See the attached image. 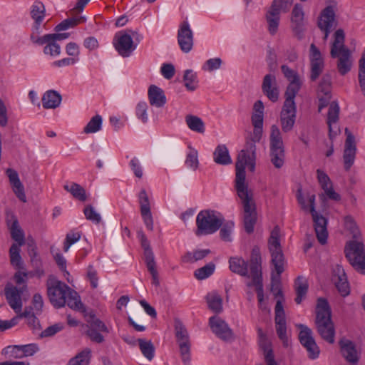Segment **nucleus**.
<instances>
[{"label":"nucleus","mask_w":365,"mask_h":365,"mask_svg":"<svg viewBox=\"0 0 365 365\" xmlns=\"http://www.w3.org/2000/svg\"><path fill=\"white\" fill-rule=\"evenodd\" d=\"M183 81L185 88L190 91H195L197 87V79L196 73L192 70L187 69L185 71Z\"/></svg>","instance_id":"09e8293b"},{"label":"nucleus","mask_w":365,"mask_h":365,"mask_svg":"<svg viewBox=\"0 0 365 365\" xmlns=\"http://www.w3.org/2000/svg\"><path fill=\"white\" fill-rule=\"evenodd\" d=\"M294 287L297 293L295 302L297 304H299L302 302L308 290L307 280L304 277L299 276L295 280Z\"/></svg>","instance_id":"4c0bfd02"},{"label":"nucleus","mask_w":365,"mask_h":365,"mask_svg":"<svg viewBox=\"0 0 365 365\" xmlns=\"http://www.w3.org/2000/svg\"><path fill=\"white\" fill-rule=\"evenodd\" d=\"M281 70L284 77L289 81V84L287 88L284 96L289 97H295L299 91L302 86V82L297 73L295 71L291 69L287 65H282L281 66Z\"/></svg>","instance_id":"aec40b11"},{"label":"nucleus","mask_w":365,"mask_h":365,"mask_svg":"<svg viewBox=\"0 0 365 365\" xmlns=\"http://www.w3.org/2000/svg\"><path fill=\"white\" fill-rule=\"evenodd\" d=\"M61 102V96L53 90L46 91L42 97V105L44 108H56Z\"/></svg>","instance_id":"72a5a7b5"},{"label":"nucleus","mask_w":365,"mask_h":365,"mask_svg":"<svg viewBox=\"0 0 365 365\" xmlns=\"http://www.w3.org/2000/svg\"><path fill=\"white\" fill-rule=\"evenodd\" d=\"M81 237L80 232L71 231L66 234V239L63 243V251L68 252L70 247L74 243L77 242Z\"/></svg>","instance_id":"6e6d98bb"},{"label":"nucleus","mask_w":365,"mask_h":365,"mask_svg":"<svg viewBox=\"0 0 365 365\" xmlns=\"http://www.w3.org/2000/svg\"><path fill=\"white\" fill-rule=\"evenodd\" d=\"M222 60L220 58L208 59L202 66L204 71H212L220 68Z\"/></svg>","instance_id":"680f3d73"},{"label":"nucleus","mask_w":365,"mask_h":365,"mask_svg":"<svg viewBox=\"0 0 365 365\" xmlns=\"http://www.w3.org/2000/svg\"><path fill=\"white\" fill-rule=\"evenodd\" d=\"M295 97L285 96L281 113L280 125L284 133L290 132L294 125L297 116Z\"/></svg>","instance_id":"9b49d317"},{"label":"nucleus","mask_w":365,"mask_h":365,"mask_svg":"<svg viewBox=\"0 0 365 365\" xmlns=\"http://www.w3.org/2000/svg\"><path fill=\"white\" fill-rule=\"evenodd\" d=\"M215 269V264L210 262L204 267L197 269L194 272V275L197 279H205L213 274Z\"/></svg>","instance_id":"603ef678"},{"label":"nucleus","mask_w":365,"mask_h":365,"mask_svg":"<svg viewBox=\"0 0 365 365\" xmlns=\"http://www.w3.org/2000/svg\"><path fill=\"white\" fill-rule=\"evenodd\" d=\"M304 16L302 5L296 4L291 14V29L294 36L299 40L304 38L306 31L307 21Z\"/></svg>","instance_id":"2eb2a0df"},{"label":"nucleus","mask_w":365,"mask_h":365,"mask_svg":"<svg viewBox=\"0 0 365 365\" xmlns=\"http://www.w3.org/2000/svg\"><path fill=\"white\" fill-rule=\"evenodd\" d=\"M346 139L345 140V148L344 151V168L349 170L354 163L356 147L355 138L348 128L345 129Z\"/></svg>","instance_id":"5701e85b"},{"label":"nucleus","mask_w":365,"mask_h":365,"mask_svg":"<svg viewBox=\"0 0 365 365\" xmlns=\"http://www.w3.org/2000/svg\"><path fill=\"white\" fill-rule=\"evenodd\" d=\"M175 332L182 361L185 365H190L191 359L190 336L186 328L180 321L175 322Z\"/></svg>","instance_id":"f8f14e48"},{"label":"nucleus","mask_w":365,"mask_h":365,"mask_svg":"<svg viewBox=\"0 0 365 365\" xmlns=\"http://www.w3.org/2000/svg\"><path fill=\"white\" fill-rule=\"evenodd\" d=\"M145 257V262L146 264V267L148 268V270L150 274L157 272L156 269V263L155 261V257L153 252H147L146 255H144Z\"/></svg>","instance_id":"0e129e2a"},{"label":"nucleus","mask_w":365,"mask_h":365,"mask_svg":"<svg viewBox=\"0 0 365 365\" xmlns=\"http://www.w3.org/2000/svg\"><path fill=\"white\" fill-rule=\"evenodd\" d=\"M344 226L352 235L354 240L346 247V257L350 264L359 272L365 274V247L361 241L359 230L354 218L347 215L344 217Z\"/></svg>","instance_id":"f03ea898"},{"label":"nucleus","mask_w":365,"mask_h":365,"mask_svg":"<svg viewBox=\"0 0 365 365\" xmlns=\"http://www.w3.org/2000/svg\"><path fill=\"white\" fill-rule=\"evenodd\" d=\"M210 253V250L208 249L187 252L182 256V260L186 263H193L204 259Z\"/></svg>","instance_id":"79ce46f5"},{"label":"nucleus","mask_w":365,"mask_h":365,"mask_svg":"<svg viewBox=\"0 0 365 365\" xmlns=\"http://www.w3.org/2000/svg\"><path fill=\"white\" fill-rule=\"evenodd\" d=\"M336 287L342 297H346L350 293V287L345 272L341 266L336 265L334 269V279Z\"/></svg>","instance_id":"c85d7f7f"},{"label":"nucleus","mask_w":365,"mask_h":365,"mask_svg":"<svg viewBox=\"0 0 365 365\" xmlns=\"http://www.w3.org/2000/svg\"><path fill=\"white\" fill-rule=\"evenodd\" d=\"M269 160L274 167L280 169L285 162V149L279 128L276 125L270 128Z\"/></svg>","instance_id":"0eeeda50"},{"label":"nucleus","mask_w":365,"mask_h":365,"mask_svg":"<svg viewBox=\"0 0 365 365\" xmlns=\"http://www.w3.org/2000/svg\"><path fill=\"white\" fill-rule=\"evenodd\" d=\"M64 189L70 192L73 197L81 202H84L87 200L86 190L79 184L76 182H71L70 185H65Z\"/></svg>","instance_id":"ea45409f"},{"label":"nucleus","mask_w":365,"mask_h":365,"mask_svg":"<svg viewBox=\"0 0 365 365\" xmlns=\"http://www.w3.org/2000/svg\"><path fill=\"white\" fill-rule=\"evenodd\" d=\"M280 229L275 226L272 230L268 241L269 250L272 256V263L278 275H280L284 270V257L279 241Z\"/></svg>","instance_id":"9d476101"},{"label":"nucleus","mask_w":365,"mask_h":365,"mask_svg":"<svg viewBox=\"0 0 365 365\" xmlns=\"http://www.w3.org/2000/svg\"><path fill=\"white\" fill-rule=\"evenodd\" d=\"M83 213L88 220L95 224H99L101 222V216L97 212L91 205H88L83 210Z\"/></svg>","instance_id":"5fc2aeb1"},{"label":"nucleus","mask_w":365,"mask_h":365,"mask_svg":"<svg viewBox=\"0 0 365 365\" xmlns=\"http://www.w3.org/2000/svg\"><path fill=\"white\" fill-rule=\"evenodd\" d=\"M136 31H128V32H119L115 36L114 47L118 53L123 57H128L131 53L136 48L134 44L133 37L137 35Z\"/></svg>","instance_id":"4468645a"},{"label":"nucleus","mask_w":365,"mask_h":365,"mask_svg":"<svg viewBox=\"0 0 365 365\" xmlns=\"http://www.w3.org/2000/svg\"><path fill=\"white\" fill-rule=\"evenodd\" d=\"M222 215L215 210H204L200 211L196 217L197 236L207 235L215 233L223 224Z\"/></svg>","instance_id":"39448f33"},{"label":"nucleus","mask_w":365,"mask_h":365,"mask_svg":"<svg viewBox=\"0 0 365 365\" xmlns=\"http://www.w3.org/2000/svg\"><path fill=\"white\" fill-rule=\"evenodd\" d=\"M148 105L145 102H140L138 103L135 109V114L142 123H145L148 122Z\"/></svg>","instance_id":"bf43d9fd"},{"label":"nucleus","mask_w":365,"mask_h":365,"mask_svg":"<svg viewBox=\"0 0 365 365\" xmlns=\"http://www.w3.org/2000/svg\"><path fill=\"white\" fill-rule=\"evenodd\" d=\"M197 151L192 149L187 155L185 163V165L193 170H196L199 165L197 158Z\"/></svg>","instance_id":"13d9d810"},{"label":"nucleus","mask_w":365,"mask_h":365,"mask_svg":"<svg viewBox=\"0 0 365 365\" xmlns=\"http://www.w3.org/2000/svg\"><path fill=\"white\" fill-rule=\"evenodd\" d=\"M251 261L250 262V264ZM230 270L240 276L252 278L251 273L248 274V264L242 258L231 257L229 260ZM251 272V269H250Z\"/></svg>","instance_id":"473e14b6"},{"label":"nucleus","mask_w":365,"mask_h":365,"mask_svg":"<svg viewBox=\"0 0 365 365\" xmlns=\"http://www.w3.org/2000/svg\"><path fill=\"white\" fill-rule=\"evenodd\" d=\"M316 326L321 337L329 344L334 342L335 329L331 321V312L326 299L319 298L316 307Z\"/></svg>","instance_id":"7ed1b4c3"},{"label":"nucleus","mask_w":365,"mask_h":365,"mask_svg":"<svg viewBox=\"0 0 365 365\" xmlns=\"http://www.w3.org/2000/svg\"><path fill=\"white\" fill-rule=\"evenodd\" d=\"M300 329L299 339L302 345L306 348L309 357L312 359H317L319 354V349L312 336V331L304 324H298Z\"/></svg>","instance_id":"dca6fc26"},{"label":"nucleus","mask_w":365,"mask_h":365,"mask_svg":"<svg viewBox=\"0 0 365 365\" xmlns=\"http://www.w3.org/2000/svg\"><path fill=\"white\" fill-rule=\"evenodd\" d=\"M30 15L34 21L31 35H39L41 33V24L46 16L44 5L40 1H35L31 7Z\"/></svg>","instance_id":"a878e982"},{"label":"nucleus","mask_w":365,"mask_h":365,"mask_svg":"<svg viewBox=\"0 0 365 365\" xmlns=\"http://www.w3.org/2000/svg\"><path fill=\"white\" fill-rule=\"evenodd\" d=\"M130 166L135 177L138 178H141L143 177V173L142 167L140 164L139 160L137 158L135 157L130 160Z\"/></svg>","instance_id":"774afa93"},{"label":"nucleus","mask_w":365,"mask_h":365,"mask_svg":"<svg viewBox=\"0 0 365 365\" xmlns=\"http://www.w3.org/2000/svg\"><path fill=\"white\" fill-rule=\"evenodd\" d=\"M66 304H67L71 309L76 311L81 312H86V308L81 301L80 296L76 291L71 288H69V290L67 292Z\"/></svg>","instance_id":"c9c22d12"},{"label":"nucleus","mask_w":365,"mask_h":365,"mask_svg":"<svg viewBox=\"0 0 365 365\" xmlns=\"http://www.w3.org/2000/svg\"><path fill=\"white\" fill-rule=\"evenodd\" d=\"M261 262L262 260L259 249L254 248L252 252L250 263L252 281L248 282L247 283V286L249 287L252 286L255 287L259 307L262 309H266V306L264 303V295L262 284Z\"/></svg>","instance_id":"423d86ee"},{"label":"nucleus","mask_w":365,"mask_h":365,"mask_svg":"<svg viewBox=\"0 0 365 365\" xmlns=\"http://www.w3.org/2000/svg\"><path fill=\"white\" fill-rule=\"evenodd\" d=\"M6 173L9 178L12 190L16 196L22 202H26V197L24 192V187L19 178L18 173L11 168H8Z\"/></svg>","instance_id":"7c9ffc66"},{"label":"nucleus","mask_w":365,"mask_h":365,"mask_svg":"<svg viewBox=\"0 0 365 365\" xmlns=\"http://www.w3.org/2000/svg\"><path fill=\"white\" fill-rule=\"evenodd\" d=\"M210 328L215 335L223 341H229L233 338V332L228 324L217 316L210 318Z\"/></svg>","instance_id":"412c9836"},{"label":"nucleus","mask_w":365,"mask_h":365,"mask_svg":"<svg viewBox=\"0 0 365 365\" xmlns=\"http://www.w3.org/2000/svg\"><path fill=\"white\" fill-rule=\"evenodd\" d=\"M10 232L11 238L17 242L18 246H22L25 244L24 233L19 227L18 220H14L11 225Z\"/></svg>","instance_id":"c03bdc74"},{"label":"nucleus","mask_w":365,"mask_h":365,"mask_svg":"<svg viewBox=\"0 0 365 365\" xmlns=\"http://www.w3.org/2000/svg\"><path fill=\"white\" fill-rule=\"evenodd\" d=\"M69 288L67 284L56 279L53 276L48 277L47 292L49 300L53 307L61 308L65 306Z\"/></svg>","instance_id":"1a4fd4ad"},{"label":"nucleus","mask_w":365,"mask_h":365,"mask_svg":"<svg viewBox=\"0 0 365 365\" xmlns=\"http://www.w3.org/2000/svg\"><path fill=\"white\" fill-rule=\"evenodd\" d=\"M148 96L151 106H154L157 108H161L166 103V97L164 94V91L155 85L150 86Z\"/></svg>","instance_id":"2f4dec72"},{"label":"nucleus","mask_w":365,"mask_h":365,"mask_svg":"<svg viewBox=\"0 0 365 365\" xmlns=\"http://www.w3.org/2000/svg\"><path fill=\"white\" fill-rule=\"evenodd\" d=\"M345 39L344 32L339 29L334 34V41L331 48V56L338 58L337 68L341 75L347 73L351 68V53L345 47L344 43Z\"/></svg>","instance_id":"20e7f679"},{"label":"nucleus","mask_w":365,"mask_h":365,"mask_svg":"<svg viewBox=\"0 0 365 365\" xmlns=\"http://www.w3.org/2000/svg\"><path fill=\"white\" fill-rule=\"evenodd\" d=\"M2 353L9 358H23L21 345L8 346L3 349Z\"/></svg>","instance_id":"864d4df0"},{"label":"nucleus","mask_w":365,"mask_h":365,"mask_svg":"<svg viewBox=\"0 0 365 365\" xmlns=\"http://www.w3.org/2000/svg\"><path fill=\"white\" fill-rule=\"evenodd\" d=\"M90 324V329H94L99 331L108 332V329L105 324L99 319L96 318L94 316L91 317V320L88 322Z\"/></svg>","instance_id":"e2e57ef3"},{"label":"nucleus","mask_w":365,"mask_h":365,"mask_svg":"<svg viewBox=\"0 0 365 365\" xmlns=\"http://www.w3.org/2000/svg\"><path fill=\"white\" fill-rule=\"evenodd\" d=\"M85 21L84 17H77V18H69L63 20L60 24H58L54 29V30L57 32L66 30L69 28H73L80 24L81 22H83Z\"/></svg>","instance_id":"3c124183"},{"label":"nucleus","mask_w":365,"mask_h":365,"mask_svg":"<svg viewBox=\"0 0 365 365\" xmlns=\"http://www.w3.org/2000/svg\"><path fill=\"white\" fill-rule=\"evenodd\" d=\"M262 90L263 93L272 102H277L278 101L279 90L274 75L269 73L264 76L262 84Z\"/></svg>","instance_id":"b1692460"},{"label":"nucleus","mask_w":365,"mask_h":365,"mask_svg":"<svg viewBox=\"0 0 365 365\" xmlns=\"http://www.w3.org/2000/svg\"><path fill=\"white\" fill-rule=\"evenodd\" d=\"M317 173L318 181L323 190H324V188H327L330 185H332L329 176L324 172L318 169L317 170Z\"/></svg>","instance_id":"338daca9"},{"label":"nucleus","mask_w":365,"mask_h":365,"mask_svg":"<svg viewBox=\"0 0 365 365\" xmlns=\"http://www.w3.org/2000/svg\"><path fill=\"white\" fill-rule=\"evenodd\" d=\"M214 161L219 165H226L232 163L229 150L225 145H218L213 153Z\"/></svg>","instance_id":"f704fd0d"},{"label":"nucleus","mask_w":365,"mask_h":365,"mask_svg":"<svg viewBox=\"0 0 365 365\" xmlns=\"http://www.w3.org/2000/svg\"><path fill=\"white\" fill-rule=\"evenodd\" d=\"M331 76L329 74L324 75L319 85L318 93H323V95L331 93Z\"/></svg>","instance_id":"4d7b16f0"},{"label":"nucleus","mask_w":365,"mask_h":365,"mask_svg":"<svg viewBox=\"0 0 365 365\" xmlns=\"http://www.w3.org/2000/svg\"><path fill=\"white\" fill-rule=\"evenodd\" d=\"M206 302L208 307L215 313H220L222 311V299L216 292L208 293L206 297Z\"/></svg>","instance_id":"e433bc0d"},{"label":"nucleus","mask_w":365,"mask_h":365,"mask_svg":"<svg viewBox=\"0 0 365 365\" xmlns=\"http://www.w3.org/2000/svg\"><path fill=\"white\" fill-rule=\"evenodd\" d=\"M91 359V349L85 348L71 358L67 365H88Z\"/></svg>","instance_id":"58836bf2"},{"label":"nucleus","mask_w":365,"mask_h":365,"mask_svg":"<svg viewBox=\"0 0 365 365\" xmlns=\"http://www.w3.org/2000/svg\"><path fill=\"white\" fill-rule=\"evenodd\" d=\"M21 349L23 358L33 356L39 351L38 346L36 344L21 345Z\"/></svg>","instance_id":"69168bd1"},{"label":"nucleus","mask_w":365,"mask_h":365,"mask_svg":"<svg viewBox=\"0 0 365 365\" xmlns=\"http://www.w3.org/2000/svg\"><path fill=\"white\" fill-rule=\"evenodd\" d=\"M139 204L140 207V213L143 222L148 230L152 231L153 230V220L150 211V205L148 196L145 190H140L138 195Z\"/></svg>","instance_id":"393cba45"},{"label":"nucleus","mask_w":365,"mask_h":365,"mask_svg":"<svg viewBox=\"0 0 365 365\" xmlns=\"http://www.w3.org/2000/svg\"><path fill=\"white\" fill-rule=\"evenodd\" d=\"M259 348L263 351L265 361H270L274 360L272 344L268 338H262L258 339Z\"/></svg>","instance_id":"8fccbe9b"},{"label":"nucleus","mask_w":365,"mask_h":365,"mask_svg":"<svg viewBox=\"0 0 365 365\" xmlns=\"http://www.w3.org/2000/svg\"><path fill=\"white\" fill-rule=\"evenodd\" d=\"M264 114L252 113V124L253 133L247 138L245 148L238 154L235 164L236 177L235 189L242 205V218L244 227L248 234L254 231L257 222V214L253 192L248 188L245 182V167L253 172L255 166L256 145L255 143L261 140L262 135Z\"/></svg>","instance_id":"f257e3e1"},{"label":"nucleus","mask_w":365,"mask_h":365,"mask_svg":"<svg viewBox=\"0 0 365 365\" xmlns=\"http://www.w3.org/2000/svg\"><path fill=\"white\" fill-rule=\"evenodd\" d=\"M44 38H46V35L42 36H39V35H30V39L32 43L39 46L46 44L45 47L43 48V53L46 55H49L51 56H57L60 55L61 51L60 45L56 41H52L44 42L46 41Z\"/></svg>","instance_id":"c756f323"},{"label":"nucleus","mask_w":365,"mask_h":365,"mask_svg":"<svg viewBox=\"0 0 365 365\" xmlns=\"http://www.w3.org/2000/svg\"><path fill=\"white\" fill-rule=\"evenodd\" d=\"M308 200L310 204L309 211L312 214L316 235L319 242L322 245L327 243L328 232L327 229V219L315 210V195H309Z\"/></svg>","instance_id":"ddd939ff"},{"label":"nucleus","mask_w":365,"mask_h":365,"mask_svg":"<svg viewBox=\"0 0 365 365\" xmlns=\"http://www.w3.org/2000/svg\"><path fill=\"white\" fill-rule=\"evenodd\" d=\"M234 227V222H229L224 224L220 230V237L224 241H231V232Z\"/></svg>","instance_id":"052dcab7"},{"label":"nucleus","mask_w":365,"mask_h":365,"mask_svg":"<svg viewBox=\"0 0 365 365\" xmlns=\"http://www.w3.org/2000/svg\"><path fill=\"white\" fill-rule=\"evenodd\" d=\"M340 108L337 102L332 101L329 106L327 123L329 128V138L334 140L341 132L338 121Z\"/></svg>","instance_id":"a211bd4d"},{"label":"nucleus","mask_w":365,"mask_h":365,"mask_svg":"<svg viewBox=\"0 0 365 365\" xmlns=\"http://www.w3.org/2000/svg\"><path fill=\"white\" fill-rule=\"evenodd\" d=\"M341 352L345 359L351 364H357L359 356L355 344L347 339L343 338L339 342Z\"/></svg>","instance_id":"cd10ccee"},{"label":"nucleus","mask_w":365,"mask_h":365,"mask_svg":"<svg viewBox=\"0 0 365 365\" xmlns=\"http://www.w3.org/2000/svg\"><path fill=\"white\" fill-rule=\"evenodd\" d=\"M21 294L22 291L14 286L6 287L4 289V294L7 302L16 314L21 313L22 309Z\"/></svg>","instance_id":"bb28decb"},{"label":"nucleus","mask_w":365,"mask_h":365,"mask_svg":"<svg viewBox=\"0 0 365 365\" xmlns=\"http://www.w3.org/2000/svg\"><path fill=\"white\" fill-rule=\"evenodd\" d=\"M140 350L143 355L149 361H151L155 356V346L150 340L138 339Z\"/></svg>","instance_id":"a19ab883"},{"label":"nucleus","mask_w":365,"mask_h":365,"mask_svg":"<svg viewBox=\"0 0 365 365\" xmlns=\"http://www.w3.org/2000/svg\"><path fill=\"white\" fill-rule=\"evenodd\" d=\"M178 43L184 53L190 52L193 46V32L187 21H182L178 31Z\"/></svg>","instance_id":"f3484780"},{"label":"nucleus","mask_w":365,"mask_h":365,"mask_svg":"<svg viewBox=\"0 0 365 365\" xmlns=\"http://www.w3.org/2000/svg\"><path fill=\"white\" fill-rule=\"evenodd\" d=\"M318 26L324 32V39L327 40L331 29L336 26L335 11L332 6H327L322 11Z\"/></svg>","instance_id":"6ab92c4d"},{"label":"nucleus","mask_w":365,"mask_h":365,"mask_svg":"<svg viewBox=\"0 0 365 365\" xmlns=\"http://www.w3.org/2000/svg\"><path fill=\"white\" fill-rule=\"evenodd\" d=\"M102 123V117L100 115H96L84 127L83 132L86 134L96 133L101 129Z\"/></svg>","instance_id":"49530a36"},{"label":"nucleus","mask_w":365,"mask_h":365,"mask_svg":"<svg viewBox=\"0 0 365 365\" xmlns=\"http://www.w3.org/2000/svg\"><path fill=\"white\" fill-rule=\"evenodd\" d=\"M185 121L188 128L195 132L202 133L205 131V124L197 116L188 115L185 117Z\"/></svg>","instance_id":"a18cd8bd"},{"label":"nucleus","mask_w":365,"mask_h":365,"mask_svg":"<svg viewBox=\"0 0 365 365\" xmlns=\"http://www.w3.org/2000/svg\"><path fill=\"white\" fill-rule=\"evenodd\" d=\"M292 4V0H273L265 14L267 29L271 35L277 34L280 21V14L282 12H287Z\"/></svg>","instance_id":"6e6552de"},{"label":"nucleus","mask_w":365,"mask_h":365,"mask_svg":"<svg viewBox=\"0 0 365 365\" xmlns=\"http://www.w3.org/2000/svg\"><path fill=\"white\" fill-rule=\"evenodd\" d=\"M310 79L315 81L322 73L324 63L321 52L314 43L310 46Z\"/></svg>","instance_id":"4be33fe9"},{"label":"nucleus","mask_w":365,"mask_h":365,"mask_svg":"<svg viewBox=\"0 0 365 365\" xmlns=\"http://www.w3.org/2000/svg\"><path fill=\"white\" fill-rule=\"evenodd\" d=\"M276 332L284 346L288 345L286 317L274 319Z\"/></svg>","instance_id":"37998d69"},{"label":"nucleus","mask_w":365,"mask_h":365,"mask_svg":"<svg viewBox=\"0 0 365 365\" xmlns=\"http://www.w3.org/2000/svg\"><path fill=\"white\" fill-rule=\"evenodd\" d=\"M20 247L16 244H13L9 249V257L11 264L18 269L22 268V259L20 255Z\"/></svg>","instance_id":"de8ad7c7"}]
</instances>
